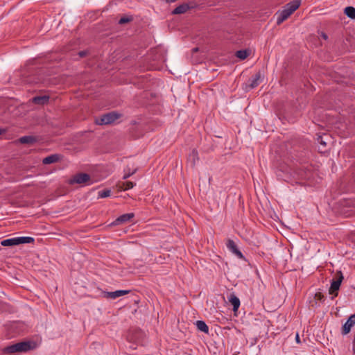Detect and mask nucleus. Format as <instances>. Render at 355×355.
Instances as JSON below:
<instances>
[{
	"mask_svg": "<svg viewBox=\"0 0 355 355\" xmlns=\"http://www.w3.org/2000/svg\"><path fill=\"white\" fill-rule=\"evenodd\" d=\"M37 345L33 341H22L4 348L5 354H14L17 352H26L35 349Z\"/></svg>",
	"mask_w": 355,
	"mask_h": 355,
	"instance_id": "f257e3e1",
	"label": "nucleus"
},
{
	"mask_svg": "<svg viewBox=\"0 0 355 355\" xmlns=\"http://www.w3.org/2000/svg\"><path fill=\"white\" fill-rule=\"evenodd\" d=\"M196 326L198 330L207 334L209 332V327L207 324L202 320H198Z\"/></svg>",
	"mask_w": 355,
	"mask_h": 355,
	"instance_id": "2eb2a0df",
	"label": "nucleus"
},
{
	"mask_svg": "<svg viewBox=\"0 0 355 355\" xmlns=\"http://www.w3.org/2000/svg\"><path fill=\"white\" fill-rule=\"evenodd\" d=\"M295 340L297 343H300V338L298 334H296Z\"/></svg>",
	"mask_w": 355,
	"mask_h": 355,
	"instance_id": "2f4dec72",
	"label": "nucleus"
},
{
	"mask_svg": "<svg viewBox=\"0 0 355 355\" xmlns=\"http://www.w3.org/2000/svg\"><path fill=\"white\" fill-rule=\"evenodd\" d=\"M135 184L132 182L127 181L119 183V187L120 189L125 191L133 188Z\"/></svg>",
	"mask_w": 355,
	"mask_h": 355,
	"instance_id": "dca6fc26",
	"label": "nucleus"
},
{
	"mask_svg": "<svg viewBox=\"0 0 355 355\" xmlns=\"http://www.w3.org/2000/svg\"><path fill=\"white\" fill-rule=\"evenodd\" d=\"M111 194V191L110 189H104L103 191H100L98 192V198H107L110 196Z\"/></svg>",
	"mask_w": 355,
	"mask_h": 355,
	"instance_id": "b1692460",
	"label": "nucleus"
},
{
	"mask_svg": "<svg viewBox=\"0 0 355 355\" xmlns=\"http://www.w3.org/2000/svg\"><path fill=\"white\" fill-rule=\"evenodd\" d=\"M301 1L300 0H294L288 3L282 11L286 12L288 15L293 14L300 6Z\"/></svg>",
	"mask_w": 355,
	"mask_h": 355,
	"instance_id": "39448f33",
	"label": "nucleus"
},
{
	"mask_svg": "<svg viewBox=\"0 0 355 355\" xmlns=\"http://www.w3.org/2000/svg\"><path fill=\"white\" fill-rule=\"evenodd\" d=\"M139 300H135V302L136 304H137V303L139 302Z\"/></svg>",
	"mask_w": 355,
	"mask_h": 355,
	"instance_id": "f704fd0d",
	"label": "nucleus"
},
{
	"mask_svg": "<svg viewBox=\"0 0 355 355\" xmlns=\"http://www.w3.org/2000/svg\"><path fill=\"white\" fill-rule=\"evenodd\" d=\"M318 141L322 144V145H326V143L324 141H323L322 140V138L321 137H319L318 139Z\"/></svg>",
	"mask_w": 355,
	"mask_h": 355,
	"instance_id": "c756f323",
	"label": "nucleus"
},
{
	"mask_svg": "<svg viewBox=\"0 0 355 355\" xmlns=\"http://www.w3.org/2000/svg\"><path fill=\"white\" fill-rule=\"evenodd\" d=\"M354 325L349 322H348V320L345 322V323L343 324L342 327V334L343 335H347L350 332L352 327Z\"/></svg>",
	"mask_w": 355,
	"mask_h": 355,
	"instance_id": "5701e85b",
	"label": "nucleus"
},
{
	"mask_svg": "<svg viewBox=\"0 0 355 355\" xmlns=\"http://www.w3.org/2000/svg\"><path fill=\"white\" fill-rule=\"evenodd\" d=\"M345 14L351 19H355V8L352 6H348L345 8Z\"/></svg>",
	"mask_w": 355,
	"mask_h": 355,
	"instance_id": "aec40b11",
	"label": "nucleus"
},
{
	"mask_svg": "<svg viewBox=\"0 0 355 355\" xmlns=\"http://www.w3.org/2000/svg\"><path fill=\"white\" fill-rule=\"evenodd\" d=\"M189 160L191 162V167L194 168L196 162L199 160L198 153L196 149H193L191 153L189 155Z\"/></svg>",
	"mask_w": 355,
	"mask_h": 355,
	"instance_id": "4468645a",
	"label": "nucleus"
},
{
	"mask_svg": "<svg viewBox=\"0 0 355 355\" xmlns=\"http://www.w3.org/2000/svg\"><path fill=\"white\" fill-rule=\"evenodd\" d=\"M6 132V130L3 128H0V135L3 133Z\"/></svg>",
	"mask_w": 355,
	"mask_h": 355,
	"instance_id": "473e14b6",
	"label": "nucleus"
},
{
	"mask_svg": "<svg viewBox=\"0 0 355 355\" xmlns=\"http://www.w3.org/2000/svg\"><path fill=\"white\" fill-rule=\"evenodd\" d=\"M91 181V177L89 174L85 173H77L73 175L69 181V184H89Z\"/></svg>",
	"mask_w": 355,
	"mask_h": 355,
	"instance_id": "20e7f679",
	"label": "nucleus"
},
{
	"mask_svg": "<svg viewBox=\"0 0 355 355\" xmlns=\"http://www.w3.org/2000/svg\"><path fill=\"white\" fill-rule=\"evenodd\" d=\"M135 217L134 213H128L124 214L119 217H118L113 223L112 224L114 225H117L119 224H123L125 223H127L128 221H130L132 218Z\"/></svg>",
	"mask_w": 355,
	"mask_h": 355,
	"instance_id": "423d86ee",
	"label": "nucleus"
},
{
	"mask_svg": "<svg viewBox=\"0 0 355 355\" xmlns=\"http://www.w3.org/2000/svg\"><path fill=\"white\" fill-rule=\"evenodd\" d=\"M343 275L340 270L337 271L335 277L332 279L329 293L334 295L335 297L338 296L340 286L343 280Z\"/></svg>",
	"mask_w": 355,
	"mask_h": 355,
	"instance_id": "7ed1b4c3",
	"label": "nucleus"
},
{
	"mask_svg": "<svg viewBox=\"0 0 355 355\" xmlns=\"http://www.w3.org/2000/svg\"><path fill=\"white\" fill-rule=\"evenodd\" d=\"M133 20V17L132 16L130 17H123L119 21V24H124L126 23H129Z\"/></svg>",
	"mask_w": 355,
	"mask_h": 355,
	"instance_id": "393cba45",
	"label": "nucleus"
},
{
	"mask_svg": "<svg viewBox=\"0 0 355 355\" xmlns=\"http://www.w3.org/2000/svg\"><path fill=\"white\" fill-rule=\"evenodd\" d=\"M17 245L23 243H31L34 242V239L28 236L17 238Z\"/></svg>",
	"mask_w": 355,
	"mask_h": 355,
	"instance_id": "6ab92c4d",
	"label": "nucleus"
},
{
	"mask_svg": "<svg viewBox=\"0 0 355 355\" xmlns=\"http://www.w3.org/2000/svg\"><path fill=\"white\" fill-rule=\"evenodd\" d=\"M228 300L231 304L233 306V311L234 312L237 311L240 306L239 299L234 293H231L228 297Z\"/></svg>",
	"mask_w": 355,
	"mask_h": 355,
	"instance_id": "f8f14e48",
	"label": "nucleus"
},
{
	"mask_svg": "<svg viewBox=\"0 0 355 355\" xmlns=\"http://www.w3.org/2000/svg\"><path fill=\"white\" fill-rule=\"evenodd\" d=\"M249 54V51L246 49L237 51L235 53L236 56L241 60H245Z\"/></svg>",
	"mask_w": 355,
	"mask_h": 355,
	"instance_id": "412c9836",
	"label": "nucleus"
},
{
	"mask_svg": "<svg viewBox=\"0 0 355 355\" xmlns=\"http://www.w3.org/2000/svg\"><path fill=\"white\" fill-rule=\"evenodd\" d=\"M87 52L86 51H81L78 53V55L80 58H84L87 55Z\"/></svg>",
	"mask_w": 355,
	"mask_h": 355,
	"instance_id": "c85d7f7f",
	"label": "nucleus"
},
{
	"mask_svg": "<svg viewBox=\"0 0 355 355\" xmlns=\"http://www.w3.org/2000/svg\"><path fill=\"white\" fill-rule=\"evenodd\" d=\"M136 169H135L132 173L129 172L126 174L124 175L123 179L125 180V179H128V178H130L132 175H133L135 172H136Z\"/></svg>",
	"mask_w": 355,
	"mask_h": 355,
	"instance_id": "cd10ccee",
	"label": "nucleus"
},
{
	"mask_svg": "<svg viewBox=\"0 0 355 355\" xmlns=\"http://www.w3.org/2000/svg\"><path fill=\"white\" fill-rule=\"evenodd\" d=\"M19 141L23 144H33L37 141V138L35 136H24L19 139Z\"/></svg>",
	"mask_w": 355,
	"mask_h": 355,
	"instance_id": "9b49d317",
	"label": "nucleus"
},
{
	"mask_svg": "<svg viewBox=\"0 0 355 355\" xmlns=\"http://www.w3.org/2000/svg\"><path fill=\"white\" fill-rule=\"evenodd\" d=\"M314 298L317 300H320V301H324V295L320 293V292H318L315 294V296H314Z\"/></svg>",
	"mask_w": 355,
	"mask_h": 355,
	"instance_id": "a878e982",
	"label": "nucleus"
},
{
	"mask_svg": "<svg viewBox=\"0 0 355 355\" xmlns=\"http://www.w3.org/2000/svg\"><path fill=\"white\" fill-rule=\"evenodd\" d=\"M61 159V155L59 154H52L49 156L46 157L42 160L43 164H51L58 162Z\"/></svg>",
	"mask_w": 355,
	"mask_h": 355,
	"instance_id": "1a4fd4ad",
	"label": "nucleus"
},
{
	"mask_svg": "<svg viewBox=\"0 0 355 355\" xmlns=\"http://www.w3.org/2000/svg\"><path fill=\"white\" fill-rule=\"evenodd\" d=\"M130 293V291L127 290H119L114 292H106L105 293L104 296L107 298L115 299L120 296L126 295Z\"/></svg>",
	"mask_w": 355,
	"mask_h": 355,
	"instance_id": "6e6552de",
	"label": "nucleus"
},
{
	"mask_svg": "<svg viewBox=\"0 0 355 355\" xmlns=\"http://www.w3.org/2000/svg\"><path fill=\"white\" fill-rule=\"evenodd\" d=\"M348 322L352 324L353 325L355 324V313L350 315L349 318L347 319Z\"/></svg>",
	"mask_w": 355,
	"mask_h": 355,
	"instance_id": "bb28decb",
	"label": "nucleus"
},
{
	"mask_svg": "<svg viewBox=\"0 0 355 355\" xmlns=\"http://www.w3.org/2000/svg\"><path fill=\"white\" fill-rule=\"evenodd\" d=\"M260 78H261V73L258 72L257 73H256L254 77H253L252 79L251 80V83L249 85L250 88L253 89V88L257 87L259 85V80Z\"/></svg>",
	"mask_w": 355,
	"mask_h": 355,
	"instance_id": "f3484780",
	"label": "nucleus"
},
{
	"mask_svg": "<svg viewBox=\"0 0 355 355\" xmlns=\"http://www.w3.org/2000/svg\"><path fill=\"white\" fill-rule=\"evenodd\" d=\"M321 37H322L324 40H327V38H328L327 35L326 33H321Z\"/></svg>",
	"mask_w": 355,
	"mask_h": 355,
	"instance_id": "7c9ffc66",
	"label": "nucleus"
},
{
	"mask_svg": "<svg viewBox=\"0 0 355 355\" xmlns=\"http://www.w3.org/2000/svg\"><path fill=\"white\" fill-rule=\"evenodd\" d=\"M49 96L47 95L37 96L32 98V102L36 105H44L49 103Z\"/></svg>",
	"mask_w": 355,
	"mask_h": 355,
	"instance_id": "9d476101",
	"label": "nucleus"
},
{
	"mask_svg": "<svg viewBox=\"0 0 355 355\" xmlns=\"http://www.w3.org/2000/svg\"><path fill=\"white\" fill-rule=\"evenodd\" d=\"M288 17H289V15H288V14L286 12L281 11L278 14V17H277V24H282L284 21H285Z\"/></svg>",
	"mask_w": 355,
	"mask_h": 355,
	"instance_id": "4be33fe9",
	"label": "nucleus"
},
{
	"mask_svg": "<svg viewBox=\"0 0 355 355\" xmlns=\"http://www.w3.org/2000/svg\"><path fill=\"white\" fill-rule=\"evenodd\" d=\"M121 116V114L112 111L108 113L104 114L101 116L96 119L95 122L98 125H109L114 123L116 120L119 119Z\"/></svg>",
	"mask_w": 355,
	"mask_h": 355,
	"instance_id": "f03ea898",
	"label": "nucleus"
},
{
	"mask_svg": "<svg viewBox=\"0 0 355 355\" xmlns=\"http://www.w3.org/2000/svg\"><path fill=\"white\" fill-rule=\"evenodd\" d=\"M1 244L3 246L17 245V238L5 239L1 242Z\"/></svg>",
	"mask_w": 355,
	"mask_h": 355,
	"instance_id": "a211bd4d",
	"label": "nucleus"
},
{
	"mask_svg": "<svg viewBox=\"0 0 355 355\" xmlns=\"http://www.w3.org/2000/svg\"><path fill=\"white\" fill-rule=\"evenodd\" d=\"M227 247L239 258L243 259V255L241 252L238 249L235 242L232 239H228L227 242Z\"/></svg>",
	"mask_w": 355,
	"mask_h": 355,
	"instance_id": "0eeeda50",
	"label": "nucleus"
},
{
	"mask_svg": "<svg viewBox=\"0 0 355 355\" xmlns=\"http://www.w3.org/2000/svg\"><path fill=\"white\" fill-rule=\"evenodd\" d=\"M190 6L187 3H182L178 7H176L173 11V15H180L185 13L189 9Z\"/></svg>",
	"mask_w": 355,
	"mask_h": 355,
	"instance_id": "ddd939ff",
	"label": "nucleus"
},
{
	"mask_svg": "<svg viewBox=\"0 0 355 355\" xmlns=\"http://www.w3.org/2000/svg\"><path fill=\"white\" fill-rule=\"evenodd\" d=\"M198 51V48H197V47H196V48L193 49V52H197Z\"/></svg>",
	"mask_w": 355,
	"mask_h": 355,
	"instance_id": "72a5a7b5",
	"label": "nucleus"
}]
</instances>
